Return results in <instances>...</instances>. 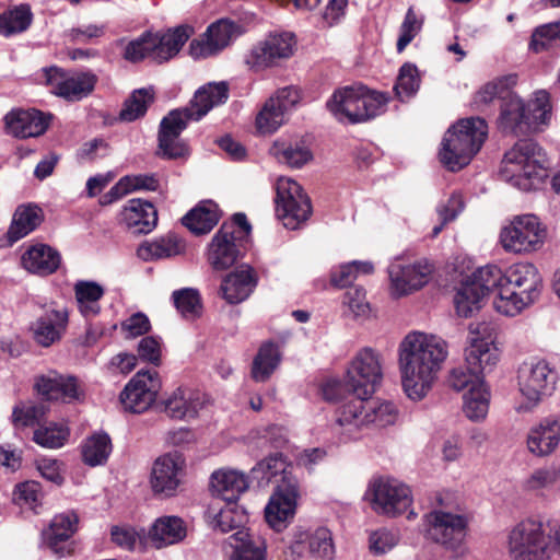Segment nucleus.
Wrapping results in <instances>:
<instances>
[{
  "label": "nucleus",
  "mask_w": 560,
  "mask_h": 560,
  "mask_svg": "<svg viewBox=\"0 0 560 560\" xmlns=\"http://www.w3.org/2000/svg\"><path fill=\"white\" fill-rule=\"evenodd\" d=\"M448 354L447 343L439 336L411 331L398 347V369L406 396L420 401L433 388Z\"/></svg>",
  "instance_id": "nucleus-1"
},
{
  "label": "nucleus",
  "mask_w": 560,
  "mask_h": 560,
  "mask_svg": "<svg viewBox=\"0 0 560 560\" xmlns=\"http://www.w3.org/2000/svg\"><path fill=\"white\" fill-rule=\"evenodd\" d=\"M478 278L493 289L492 305L501 315L514 317L538 301L542 278L538 268L528 261L512 264L505 270L495 265L479 268Z\"/></svg>",
  "instance_id": "nucleus-2"
},
{
  "label": "nucleus",
  "mask_w": 560,
  "mask_h": 560,
  "mask_svg": "<svg viewBox=\"0 0 560 560\" xmlns=\"http://www.w3.org/2000/svg\"><path fill=\"white\" fill-rule=\"evenodd\" d=\"M229 98L226 82H210L201 86L194 95L189 106L170 112L161 121L159 147L168 159L184 158L188 154L187 147L178 139L189 120H199L214 106L225 103Z\"/></svg>",
  "instance_id": "nucleus-3"
},
{
  "label": "nucleus",
  "mask_w": 560,
  "mask_h": 560,
  "mask_svg": "<svg viewBox=\"0 0 560 560\" xmlns=\"http://www.w3.org/2000/svg\"><path fill=\"white\" fill-rule=\"evenodd\" d=\"M500 176L520 190L536 189L547 176L545 151L532 140L518 141L505 152L501 162Z\"/></svg>",
  "instance_id": "nucleus-4"
},
{
  "label": "nucleus",
  "mask_w": 560,
  "mask_h": 560,
  "mask_svg": "<svg viewBox=\"0 0 560 560\" xmlns=\"http://www.w3.org/2000/svg\"><path fill=\"white\" fill-rule=\"evenodd\" d=\"M488 136L485 119L469 117L460 119L445 132L439 151L440 162L456 172L469 164Z\"/></svg>",
  "instance_id": "nucleus-5"
},
{
  "label": "nucleus",
  "mask_w": 560,
  "mask_h": 560,
  "mask_svg": "<svg viewBox=\"0 0 560 560\" xmlns=\"http://www.w3.org/2000/svg\"><path fill=\"white\" fill-rule=\"evenodd\" d=\"M549 236L548 226L534 213L516 214L500 228L499 244L513 255H532L540 252Z\"/></svg>",
  "instance_id": "nucleus-6"
},
{
  "label": "nucleus",
  "mask_w": 560,
  "mask_h": 560,
  "mask_svg": "<svg viewBox=\"0 0 560 560\" xmlns=\"http://www.w3.org/2000/svg\"><path fill=\"white\" fill-rule=\"evenodd\" d=\"M516 381L517 396L514 400V410L517 413H527L553 393L558 376L547 361L532 360L520 365Z\"/></svg>",
  "instance_id": "nucleus-7"
},
{
  "label": "nucleus",
  "mask_w": 560,
  "mask_h": 560,
  "mask_svg": "<svg viewBox=\"0 0 560 560\" xmlns=\"http://www.w3.org/2000/svg\"><path fill=\"white\" fill-rule=\"evenodd\" d=\"M505 549L511 560H551L552 536L541 521L525 518L508 532Z\"/></svg>",
  "instance_id": "nucleus-8"
},
{
  "label": "nucleus",
  "mask_w": 560,
  "mask_h": 560,
  "mask_svg": "<svg viewBox=\"0 0 560 560\" xmlns=\"http://www.w3.org/2000/svg\"><path fill=\"white\" fill-rule=\"evenodd\" d=\"M383 380V361L380 352L362 348L349 362L346 387L358 397H371Z\"/></svg>",
  "instance_id": "nucleus-9"
},
{
  "label": "nucleus",
  "mask_w": 560,
  "mask_h": 560,
  "mask_svg": "<svg viewBox=\"0 0 560 560\" xmlns=\"http://www.w3.org/2000/svg\"><path fill=\"white\" fill-rule=\"evenodd\" d=\"M364 498L377 514L397 516L408 511L412 503L411 490L404 482L378 477L370 481Z\"/></svg>",
  "instance_id": "nucleus-10"
},
{
  "label": "nucleus",
  "mask_w": 560,
  "mask_h": 560,
  "mask_svg": "<svg viewBox=\"0 0 560 560\" xmlns=\"http://www.w3.org/2000/svg\"><path fill=\"white\" fill-rule=\"evenodd\" d=\"M276 213L287 229L295 230L311 213V200L301 185L290 177H279L276 182Z\"/></svg>",
  "instance_id": "nucleus-11"
},
{
  "label": "nucleus",
  "mask_w": 560,
  "mask_h": 560,
  "mask_svg": "<svg viewBox=\"0 0 560 560\" xmlns=\"http://www.w3.org/2000/svg\"><path fill=\"white\" fill-rule=\"evenodd\" d=\"M434 266L425 258L396 260L388 267L389 294L395 299L408 296L425 287Z\"/></svg>",
  "instance_id": "nucleus-12"
},
{
  "label": "nucleus",
  "mask_w": 560,
  "mask_h": 560,
  "mask_svg": "<svg viewBox=\"0 0 560 560\" xmlns=\"http://www.w3.org/2000/svg\"><path fill=\"white\" fill-rule=\"evenodd\" d=\"M40 81L56 96L75 102L93 92L97 77L92 72H68L49 67L42 70Z\"/></svg>",
  "instance_id": "nucleus-13"
},
{
  "label": "nucleus",
  "mask_w": 560,
  "mask_h": 560,
  "mask_svg": "<svg viewBox=\"0 0 560 560\" xmlns=\"http://www.w3.org/2000/svg\"><path fill=\"white\" fill-rule=\"evenodd\" d=\"M427 536L444 548L457 551L465 541L469 518L444 510H434L425 516Z\"/></svg>",
  "instance_id": "nucleus-14"
},
{
  "label": "nucleus",
  "mask_w": 560,
  "mask_h": 560,
  "mask_svg": "<svg viewBox=\"0 0 560 560\" xmlns=\"http://www.w3.org/2000/svg\"><path fill=\"white\" fill-rule=\"evenodd\" d=\"M295 44V36L290 32L270 33L244 56V62L254 71L266 70L290 58Z\"/></svg>",
  "instance_id": "nucleus-15"
},
{
  "label": "nucleus",
  "mask_w": 560,
  "mask_h": 560,
  "mask_svg": "<svg viewBox=\"0 0 560 560\" xmlns=\"http://www.w3.org/2000/svg\"><path fill=\"white\" fill-rule=\"evenodd\" d=\"M469 346L465 351V362L475 372L491 371L499 361V350L494 345V330L487 323L469 326Z\"/></svg>",
  "instance_id": "nucleus-16"
},
{
  "label": "nucleus",
  "mask_w": 560,
  "mask_h": 560,
  "mask_svg": "<svg viewBox=\"0 0 560 560\" xmlns=\"http://www.w3.org/2000/svg\"><path fill=\"white\" fill-rule=\"evenodd\" d=\"M244 33L242 25L229 19H220L211 23L203 35L189 45V54L194 59L215 56L229 47Z\"/></svg>",
  "instance_id": "nucleus-17"
},
{
  "label": "nucleus",
  "mask_w": 560,
  "mask_h": 560,
  "mask_svg": "<svg viewBox=\"0 0 560 560\" xmlns=\"http://www.w3.org/2000/svg\"><path fill=\"white\" fill-rule=\"evenodd\" d=\"M186 474V458L177 451L159 456L152 464L150 487L156 495L173 497Z\"/></svg>",
  "instance_id": "nucleus-18"
},
{
  "label": "nucleus",
  "mask_w": 560,
  "mask_h": 560,
  "mask_svg": "<svg viewBox=\"0 0 560 560\" xmlns=\"http://www.w3.org/2000/svg\"><path fill=\"white\" fill-rule=\"evenodd\" d=\"M160 389L159 373L154 370H141L126 384L120 393V402L125 410L141 413L152 406Z\"/></svg>",
  "instance_id": "nucleus-19"
},
{
  "label": "nucleus",
  "mask_w": 560,
  "mask_h": 560,
  "mask_svg": "<svg viewBox=\"0 0 560 560\" xmlns=\"http://www.w3.org/2000/svg\"><path fill=\"white\" fill-rule=\"evenodd\" d=\"M289 548L293 555L300 558L310 553L314 558L328 560L335 552L331 533L324 526L315 528L295 527L292 530Z\"/></svg>",
  "instance_id": "nucleus-20"
},
{
  "label": "nucleus",
  "mask_w": 560,
  "mask_h": 560,
  "mask_svg": "<svg viewBox=\"0 0 560 560\" xmlns=\"http://www.w3.org/2000/svg\"><path fill=\"white\" fill-rule=\"evenodd\" d=\"M368 398L355 396L339 407L335 432L341 443L360 440L368 431Z\"/></svg>",
  "instance_id": "nucleus-21"
},
{
  "label": "nucleus",
  "mask_w": 560,
  "mask_h": 560,
  "mask_svg": "<svg viewBox=\"0 0 560 560\" xmlns=\"http://www.w3.org/2000/svg\"><path fill=\"white\" fill-rule=\"evenodd\" d=\"M278 488L270 497L265 508L267 524L276 532H282L293 521L299 499L298 486Z\"/></svg>",
  "instance_id": "nucleus-22"
},
{
  "label": "nucleus",
  "mask_w": 560,
  "mask_h": 560,
  "mask_svg": "<svg viewBox=\"0 0 560 560\" xmlns=\"http://www.w3.org/2000/svg\"><path fill=\"white\" fill-rule=\"evenodd\" d=\"M35 387L48 400L72 402L84 398V387L81 381L75 376L61 375L55 371L39 376Z\"/></svg>",
  "instance_id": "nucleus-23"
},
{
  "label": "nucleus",
  "mask_w": 560,
  "mask_h": 560,
  "mask_svg": "<svg viewBox=\"0 0 560 560\" xmlns=\"http://www.w3.org/2000/svg\"><path fill=\"white\" fill-rule=\"evenodd\" d=\"M364 85L355 84L336 90L327 101L328 110L340 121H362L366 112L361 110Z\"/></svg>",
  "instance_id": "nucleus-24"
},
{
  "label": "nucleus",
  "mask_w": 560,
  "mask_h": 560,
  "mask_svg": "<svg viewBox=\"0 0 560 560\" xmlns=\"http://www.w3.org/2000/svg\"><path fill=\"white\" fill-rule=\"evenodd\" d=\"M118 222L132 234H148L158 223L154 206L142 199H130L118 214Z\"/></svg>",
  "instance_id": "nucleus-25"
},
{
  "label": "nucleus",
  "mask_w": 560,
  "mask_h": 560,
  "mask_svg": "<svg viewBox=\"0 0 560 560\" xmlns=\"http://www.w3.org/2000/svg\"><path fill=\"white\" fill-rule=\"evenodd\" d=\"M235 231L224 223L208 246L207 260L214 270H225L233 266L240 250L235 244Z\"/></svg>",
  "instance_id": "nucleus-26"
},
{
  "label": "nucleus",
  "mask_w": 560,
  "mask_h": 560,
  "mask_svg": "<svg viewBox=\"0 0 560 560\" xmlns=\"http://www.w3.org/2000/svg\"><path fill=\"white\" fill-rule=\"evenodd\" d=\"M252 476L261 487L270 483L275 485V489L298 486V481L291 472V466L281 454L268 456L257 463L252 468Z\"/></svg>",
  "instance_id": "nucleus-27"
},
{
  "label": "nucleus",
  "mask_w": 560,
  "mask_h": 560,
  "mask_svg": "<svg viewBox=\"0 0 560 560\" xmlns=\"http://www.w3.org/2000/svg\"><path fill=\"white\" fill-rule=\"evenodd\" d=\"M78 523L79 518L74 512L57 514L42 532L43 544L60 557L69 553L70 549L65 544L77 532Z\"/></svg>",
  "instance_id": "nucleus-28"
},
{
  "label": "nucleus",
  "mask_w": 560,
  "mask_h": 560,
  "mask_svg": "<svg viewBox=\"0 0 560 560\" xmlns=\"http://www.w3.org/2000/svg\"><path fill=\"white\" fill-rule=\"evenodd\" d=\"M163 405L168 417L177 420H189L196 418L203 408L205 398L197 390L178 387L163 400Z\"/></svg>",
  "instance_id": "nucleus-29"
},
{
  "label": "nucleus",
  "mask_w": 560,
  "mask_h": 560,
  "mask_svg": "<svg viewBox=\"0 0 560 560\" xmlns=\"http://www.w3.org/2000/svg\"><path fill=\"white\" fill-rule=\"evenodd\" d=\"M4 120L8 133L16 138H30L46 131L49 117L36 109H19L7 114Z\"/></svg>",
  "instance_id": "nucleus-30"
},
{
  "label": "nucleus",
  "mask_w": 560,
  "mask_h": 560,
  "mask_svg": "<svg viewBox=\"0 0 560 560\" xmlns=\"http://www.w3.org/2000/svg\"><path fill=\"white\" fill-rule=\"evenodd\" d=\"M479 268L468 276L458 288L454 304L459 316L469 317L481 307L482 299L489 293L493 294L492 288H486L478 278Z\"/></svg>",
  "instance_id": "nucleus-31"
},
{
  "label": "nucleus",
  "mask_w": 560,
  "mask_h": 560,
  "mask_svg": "<svg viewBox=\"0 0 560 560\" xmlns=\"http://www.w3.org/2000/svg\"><path fill=\"white\" fill-rule=\"evenodd\" d=\"M67 322L68 316L63 310L45 311L31 326L34 340L43 347L51 346L61 338Z\"/></svg>",
  "instance_id": "nucleus-32"
},
{
  "label": "nucleus",
  "mask_w": 560,
  "mask_h": 560,
  "mask_svg": "<svg viewBox=\"0 0 560 560\" xmlns=\"http://www.w3.org/2000/svg\"><path fill=\"white\" fill-rule=\"evenodd\" d=\"M247 488V477L236 469L219 468L210 476V490L212 494L226 502H235Z\"/></svg>",
  "instance_id": "nucleus-33"
},
{
  "label": "nucleus",
  "mask_w": 560,
  "mask_h": 560,
  "mask_svg": "<svg viewBox=\"0 0 560 560\" xmlns=\"http://www.w3.org/2000/svg\"><path fill=\"white\" fill-rule=\"evenodd\" d=\"M147 535L148 542L161 549L183 541L187 535V527L180 517L166 515L156 518Z\"/></svg>",
  "instance_id": "nucleus-34"
},
{
  "label": "nucleus",
  "mask_w": 560,
  "mask_h": 560,
  "mask_svg": "<svg viewBox=\"0 0 560 560\" xmlns=\"http://www.w3.org/2000/svg\"><path fill=\"white\" fill-rule=\"evenodd\" d=\"M498 124L499 128L506 133L518 136L530 131L526 104L518 95L509 93L503 97Z\"/></svg>",
  "instance_id": "nucleus-35"
},
{
  "label": "nucleus",
  "mask_w": 560,
  "mask_h": 560,
  "mask_svg": "<svg viewBox=\"0 0 560 560\" xmlns=\"http://www.w3.org/2000/svg\"><path fill=\"white\" fill-rule=\"evenodd\" d=\"M270 154L280 163L292 168H301L308 164L314 155L303 139L278 138L269 149Z\"/></svg>",
  "instance_id": "nucleus-36"
},
{
  "label": "nucleus",
  "mask_w": 560,
  "mask_h": 560,
  "mask_svg": "<svg viewBox=\"0 0 560 560\" xmlns=\"http://www.w3.org/2000/svg\"><path fill=\"white\" fill-rule=\"evenodd\" d=\"M185 250V241L177 234L170 232L140 244L137 248V256L143 261H153L183 255Z\"/></svg>",
  "instance_id": "nucleus-37"
},
{
  "label": "nucleus",
  "mask_w": 560,
  "mask_h": 560,
  "mask_svg": "<svg viewBox=\"0 0 560 560\" xmlns=\"http://www.w3.org/2000/svg\"><path fill=\"white\" fill-rule=\"evenodd\" d=\"M256 283L254 270L249 266H241L223 279L221 295L230 304L241 303L250 295Z\"/></svg>",
  "instance_id": "nucleus-38"
},
{
  "label": "nucleus",
  "mask_w": 560,
  "mask_h": 560,
  "mask_svg": "<svg viewBox=\"0 0 560 560\" xmlns=\"http://www.w3.org/2000/svg\"><path fill=\"white\" fill-rule=\"evenodd\" d=\"M160 187V180L154 174H132L122 176L105 195L100 202L103 206L110 205L122 197L141 190L155 191Z\"/></svg>",
  "instance_id": "nucleus-39"
},
{
  "label": "nucleus",
  "mask_w": 560,
  "mask_h": 560,
  "mask_svg": "<svg viewBox=\"0 0 560 560\" xmlns=\"http://www.w3.org/2000/svg\"><path fill=\"white\" fill-rule=\"evenodd\" d=\"M560 442V421L556 418H547L533 428L527 438V446L530 453L546 456L552 453Z\"/></svg>",
  "instance_id": "nucleus-40"
},
{
  "label": "nucleus",
  "mask_w": 560,
  "mask_h": 560,
  "mask_svg": "<svg viewBox=\"0 0 560 560\" xmlns=\"http://www.w3.org/2000/svg\"><path fill=\"white\" fill-rule=\"evenodd\" d=\"M189 38L185 26L171 30L164 34H152L151 59L158 63L168 61L175 57Z\"/></svg>",
  "instance_id": "nucleus-41"
},
{
  "label": "nucleus",
  "mask_w": 560,
  "mask_h": 560,
  "mask_svg": "<svg viewBox=\"0 0 560 560\" xmlns=\"http://www.w3.org/2000/svg\"><path fill=\"white\" fill-rule=\"evenodd\" d=\"M22 266L30 272L47 276L55 272L61 262L59 253L45 244L30 247L21 258Z\"/></svg>",
  "instance_id": "nucleus-42"
},
{
  "label": "nucleus",
  "mask_w": 560,
  "mask_h": 560,
  "mask_svg": "<svg viewBox=\"0 0 560 560\" xmlns=\"http://www.w3.org/2000/svg\"><path fill=\"white\" fill-rule=\"evenodd\" d=\"M226 541L233 549L231 560H265L266 542L245 528L231 535Z\"/></svg>",
  "instance_id": "nucleus-43"
},
{
  "label": "nucleus",
  "mask_w": 560,
  "mask_h": 560,
  "mask_svg": "<svg viewBox=\"0 0 560 560\" xmlns=\"http://www.w3.org/2000/svg\"><path fill=\"white\" fill-rule=\"evenodd\" d=\"M491 392L486 382H477L463 395V412L472 422H482L489 412Z\"/></svg>",
  "instance_id": "nucleus-44"
},
{
  "label": "nucleus",
  "mask_w": 560,
  "mask_h": 560,
  "mask_svg": "<svg viewBox=\"0 0 560 560\" xmlns=\"http://www.w3.org/2000/svg\"><path fill=\"white\" fill-rule=\"evenodd\" d=\"M218 221L219 209L212 201L200 202L183 218V224L195 234L210 232Z\"/></svg>",
  "instance_id": "nucleus-45"
},
{
  "label": "nucleus",
  "mask_w": 560,
  "mask_h": 560,
  "mask_svg": "<svg viewBox=\"0 0 560 560\" xmlns=\"http://www.w3.org/2000/svg\"><path fill=\"white\" fill-rule=\"evenodd\" d=\"M526 114L530 131H541L550 125L552 105L546 90L534 92L533 97L526 104Z\"/></svg>",
  "instance_id": "nucleus-46"
},
{
  "label": "nucleus",
  "mask_w": 560,
  "mask_h": 560,
  "mask_svg": "<svg viewBox=\"0 0 560 560\" xmlns=\"http://www.w3.org/2000/svg\"><path fill=\"white\" fill-rule=\"evenodd\" d=\"M42 219V210L38 207L31 205L19 207L8 231L9 241L13 243L25 237L40 224Z\"/></svg>",
  "instance_id": "nucleus-47"
},
{
  "label": "nucleus",
  "mask_w": 560,
  "mask_h": 560,
  "mask_svg": "<svg viewBox=\"0 0 560 560\" xmlns=\"http://www.w3.org/2000/svg\"><path fill=\"white\" fill-rule=\"evenodd\" d=\"M281 361L279 347L272 342L261 345L252 365V377L256 382H266Z\"/></svg>",
  "instance_id": "nucleus-48"
},
{
  "label": "nucleus",
  "mask_w": 560,
  "mask_h": 560,
  "mask_svg": "<svg viewBox=\"0 0 560 560\" xmlns=\"http://www.w3.org/2000/svg\"><path fill=\"white\" fill-rule=\"evenodd\" d=\"M210 525L222 533L241 527L247 520L246 513L235 502H226L219 510L211 508L208 512Z\"/></svg>",
  "instance_id": "nucleus-49"
},
{
  "label": "nucleus",
  "mask_w": 560,
  "mask_h": 560,
  "mask_svg": "<svg viewBox=\"0 0 560 560\" xmlns=\"http://www.w3.org/2000/svg\"><path fill=\"white\" fill-rule=\"evenodd\" d=\"M78 307L84 317H92L100 313V300L104 295V289L94 281H79L74 285Z\"/></svg>",
  "instance_id": "nucleus-50"
},
{
  "label": "nucleus",
  "mask_w": 560,
  "mask_h": 560,
  "mask_svg": "<svg viewBox=\"0 0 560 560\" xmlns=\"http://www.w3.org/2000/svg\"><path fill=\"white\" fill-rule=\"evenodd\" d=\"M288 117L273 105L272 100H266L255 118V129L260 136L276 133L285 122Z\"/></svg>",
  "instance_id": "nucleus-51"
},
{
  "label": "nucleus",
  "mask_w": 560,
  "mask_h": 560,
  "mask_svg": "<svg viewBox=\"0 0 560 560\" xmlns=\"http://www.w3.org/2000/svg\"><path fill=\"white\" fill-rule=\"evenodd\" d=\"M517 83V75L506 74L483 84L475 94L474 102L477 106H486L495 97H506L512 88Z\"/></svg>",
  "instance_id": "nucleus-52"
},
{
  "label": "nucleus",
  "mask_w": 560,
  "mask_h": 560,
  "mask_svg": "<svg viewBox=\"0 0 560 560\" xmlns=\"http://www.w3.org/2000/svg\"><path fill=\"white\" fill-rule=\"evenodd\" d=\"M112 452V442L106 433H95L82 444V458L89 466L104 464Z\"/></svg>",
  "instance_id": "nucleus-53"
},
{
  "label": "nucleus",
  "mask_w": 560,
  "mask_h": 560,
  "mask_svg": "<svg viewBox=\"0 0 560 560\" xmlns=\"http://www.w3.org/2000/svg\"><path fill=\"white\" fill-rule=\"evenodd\" d=\"M32 12L27 5H19L0 14V35L9 37L26 31L32 23Z\"/></svg>",
  "instance_id": "nucleus-54"
},
{
  "label": "nucleus",
  "mask_w": 560,
  "mask_h": 560,
  "mask_svg": "<svg viewBox=\"0 0 560 560\" xmlns=\"http://www.w3.org/2000/svg\"><path fill=\"white\" fill-rule=\"evenodd\" d=\"M112 541L126 550L147 548L148 535L143 528H136L130 525H115L110 528Z\"/></svg>",
  "instance_id": "nucleus-55"
},
{
  "label": "nucleus",
  "mask_w": 560,
  "mask_h": 560,
  "mask_svg": "<svg viewBox=\"0 0 560 560\" xmlns=\"http://www.w3.org/2000/svg\"><path fill=\"white\" fill-rule=\"evenodd\" d=\"M374 272V265L369 260H353L342 264L331 271V283L345 288L359 279L361 276H369Z\"/></svg>",
  "instance_id": "nucleus-56"
},
{
  "label": "nucleus",
  "mask_w": 560,
  "mask_h": 560,
  "mask_svg": "<svg viewBox=\"0 0 560 560\" xmlns=\"http://www.w3.org/2000/svg\"><path fill=\"white\" fill-rule=\"evenodd\" d=\"M70 430L65 423L50 422L34 431L33 441L46 448H59L65 445Z\"/></svg>",
  "instance_id": "nucleus-57"
},
{
  "label": "nucleus",
  "mask_w": 560,
  "mask_h": 560,
  "mask_svg": "<svg viewBox=\"0 0 560 560\" xmlns=\"http://www.w3.org/2000/svg\"><path fill=\"white\" fill-rule=\"evenodd\" d=\"M368 430L370 428H385L396 422L397 408L393 402L366 399Z\"/></svg>",
  "instance_id": "nucleus-58"
},
{
  "label": "nucleus",
  "mask_w": 560,
  "mask_h": 560,
  "mask_svg": "<svg viewBox=\"0 0 560 560\" xmlns=\"http://www.w3.org/2000/svg\"><path fill=\"white\" fill-rule=\"evenodd\" d=\"M154 92L151 88L136 90L125 102L120 112V119L133 121L143 116L148 106L152 103Z\"/></svg>",
  "instance_id": "nucleus-59"
},
{
  "label": "nucleus",
  "mask_w": 560,
  "mask_h": 560,
  "mask_svg": "<svg viewBox=\"0 0 560 560\" xmlns=\"http://www.w3.org/2000/svg\"><path fill=\"white\" fill-rule=\"evenodd\" d=\"M176 310L186 319H195L201 315L202 304L199 292L191 288L176 290L172 294Z\"/></svg>",
  "instance_id": "nucleus-60"
},
{
  "label": "nucleus",
  "mask_w": 560,
  "mask_h": 560,
  "mask_svg": "<svg viewBox=\"0 0 560 560\" xmlns=\"http://www.w3.org/2000/svg\"><path fill=\"white\" fill-rule=\"evenodd\" d=\"M420 86V75L415 65L405 63L399 69V73L394 85L396 96L400 101L412 97Z\"/></svg>",
  "instance_id": "nucleus-61"
},
{
  "label": "nucleus",
  "mask_w": 560,
  "mask_h": 560,
  "mask_svg": "<svg viewBox=\"0 0 560 560\" xmlns=\"http://www.w3.org/2000/svg\"><path fill=\"white\" fill-rule=\"evenodd\" d=\"M423 25V18L419 16L413 8H409L405 15V19L399 28V37L397 40L398 52L404 49L413 40V38L420 33Z\"/></svg>",
  "instance_id": "nucleus-62"
},
{
  "label": "nucleus",
  "mask_w": 560,
  "mask_h": 560,
  "mask_svg": "<svg viewBox=\"0 0 560 560\" xmlns=\"http://www.w3.org/2000/svg\"><path fill=\"white\" fill-rule=\"evenodd\" d=\"M13 500L21 508L36 512L42 502L40 485L36 481H25L18 485L13 492Z\"/></svg>",
  "instance_id": "nucleus-63"
},
{
  "label": "nucleus",
  "mask_w": 560,
  "mask_h": 560,
  "mask_svg": "<svg viewBox=\"0 0 560 560\" xmlns=\"http://www.w3.org/2000/svg\"><path fill=\"white\" fill-rule=\"evenodd\" d=\"M556 43H560V22L541 25L532 35L530 48L540 52Z\"/></svg>",
  "instance_id": "nucleus-64"
}]
</instances>
